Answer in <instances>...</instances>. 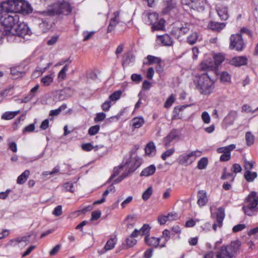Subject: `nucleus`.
<instances>
[{
	"mask_svg": "<svg viewBox=\"0 0 258 258\" xmlns=\"http://www.w3.org/2000/svg\"><path fill=\"white\" fill-rule=\"evenodd\" d=\"M113 18H112L110 21L109 24L107 27V32L110 33L113 31L116 25L119 23V17L120 15V12L119 11H115L113 14Z\"/></svg>",
	"mask_w": 258,
	"mask_h": 258,
	"instance_id": "nucleus-14",
	"label": "nucleus"
},
{
	"mask_svg": "<svg viewBox=\"0 0 258 258\" xmlns=\"http://www.w3.org/2000/svg\"><path fill=\"white\" fill-rule=\"evenodd\" d=\"M208 202L207 192L205 190H200L198 192L197 204L200 207L205 206Z\"/></svg>",
	"mask_w": 258,
	"mask_h": 258,
	"instance_id": "nucleus-20",
	"label": "nucleus"
},
{
	"mask_svg": "<svg viewBox=\"0 0 258 258\" xmlns=\"http://www.w3.org/2000/svg\"><path fill=\"white\" fill-rule=\"evenodd\" d=\"M229 48L236 51H242L245 47V43L243 41L241 34H232L230 37Z\"/></svg>",
	"mask_w": 258,
	"mask_h": 258,
	"instance_id": "nucleus-7",
	"label": "nucleus"
},
{
	"mask_svg": "<svg viewBox=\"0 0 258 258\" xmlns=\"http://www.w3.org/2000/svg\"><path fill=\"white\" fill-rule=\"evenodd\" d=\"M132 121L133 127L134 128L141 127L145 122L144 119L142 116L134 117Z\"/></svg>",
	"mask_w": 258,
	"mask_h": 258,
	"instance_id": "nucleus-33",
	"label": "nucleus"
},
{
	"mask_svg": "<svg viewBox=\"0 0 258 258\" xmlns=\"http://www.w3.org/2000/svg\"><path fill=\"white\" fill-rule=\"evenodd\" d=\"M174 152V149H170L162 153L161 158L163 160H165L167 157L171 156Z\"/></svg>",
	"mask_w": 258,
	"mask_h": 258,
	"instance_id": "nucleus-59",
	"label": "nucleus"
},
{
	"mask_svg": "<svg viewBox=\"0 0 258 258\" xmlns=\"http://www.w3.org/2000/svg\"><path fill=\"white\" fill-rule=\"evenodd\" d=\"M161 238L164 239V242L160 244V248H164L166 246V243L169 240L170 238V232L168 229H165L162 232Z\"/></svg>",
	"mask_w": 258,
	"mask_h": 258,
	"instance_id": "nucleus-31",
	"label": "nucleus"
},
{
	"mask_svg": "<svg viewBox=\"0 0 258 258\" xmlns=\"http://www.w3.org/2000/svg\"><path fill=\"white\" fill-rule=\"evenodd\" d=\"M145 153L149 156H154L156 154V147L153 142H150L146 145L145 149Z\"/></svg>",
	"mask_w": 258,
	"mask_h": 258,
	"instance_id": "nucleus-29",
	"label": "nucleus"
},
{
	"mask_svg": "<svg viewBox=\"0 0 258 258\" xmlns=\"http://www.w3.org/2000/svg\"><path fill=\"white\" fill-rule=\"evenodd\" d=\"M202 152L199 150L184 153L179 156L177 159L178 163L182 165L187 166L194 162L198 157L201 156Z\"/></svg>",
	"mask_w": 258,
	"mask_h": 258,
	"instance_id": "nucleus-5",
	"label": "nucleus"
},
{
	"mask_svg": "<svg viewBox=\"0 0 258 258\" xmlns=\"http://www.w3.org/2000/svg\"><path fill=\"white\" fill-rule=\"evenodd\" d=\"M39 88V85H36L30 90L29 93L24 98L21 99V103H26L30 101L36 96Z\"/></svg>",
	"mask_w": 258,
	"mask_h": 258,
	"instance_id": "nucleus-19",
	"label": "nucleus"
},
{
	"mask_svg": "<svg viewBox=\"0 0 258 258\" xmlns=\"http://www.w3.org/2000/svg\"><path fill=\"white\" fill-rule=\"evenodd\" d=\"M194 25L189 23H183L180 24L179 26H177L174 30L172 31L173 34L178 32L179 36L177 38H179L180 35H184L192 31L194 29Z\"/></svg>",
	"mask_w": 258,
	"mask_h": 258,
	"instance_id": "nucleus-11",
	"label": "nucleus"
},
{
	"mask_svg": "<svg viewBox=\"0 0 258 258\" xmlns=\"http://www.w3.org/2000/svg\"><path fill=\"white\" fill-rule=\"evenodd\" d=\"M246 228V225L244 224H239L234 226L232 228V231L234 233L242 231Z\"/></svg>",
	"mask_w": 258,
	"mask_h": 258,
	"instance_id": "nucleus-61",
	"label": "nucleus"
},
{
	"mask_svg": "<svg viewBox=\"0 0 258 258\" xmlns=\"http://www.w3.org/2000/svg\"><path fill=\"white\" fill-rule=\"evenodd\" d=\"M208 161L206 157L202 158L198 163V168L199 169H204L208 165Z\"/></svg>",
	"mask_w": 258,
	"mask_h": 258,
	"instance_id": "nucleus-49",
	"label": "nucleus"
},
{
	"mask_svg": "<svg viewBox=\"0 0 258 258\" xmlns=\"http://www.w3.org/2000/svg\"><path fill=\"white\" fill-rule=\"evenodd\" d=\"M194 83L197 90L203 95H209L215 88V83L207 73L197 76Z\"/></svg>",
	"mask_w": 258,
	"mask_h": 258,
	"instance_id": "nucleus-1",
	"label": "nucleus"
},
{
	"mask_svg": "<svg viewBox=\"0 0 258 258\" xmlns=\"http://www.w3.org/2000/svg\"><path fill=\"white\" fill-rule=\"evenodd\" d=\"M31 33V30L28 25L23 22L17 23L10 34L18 35L20 37H24L26 35H30Z\"/></svg>",
	"mask_w": 258,
	"mask_h": 258,
	"instance_id": "nucleus-10",
	"label": "nucleus"
},
{
	"mask_svg": "<svg viewBox=\"0 0 258 258\" xmlns=\"http://www.w3.org/2000/svg\"><path fill=\"white\" fill-rule=\"evenodd\" d=\"M69 69V64H66L60 71L58 75V79L63 80L66 77V72Z\"/></svg>",
	"mask_w": 258,
	"mask_h": 258,
	"instance_id": "nucleus-50",
	"label": "nucleus"
},
{
	"mask_svg": "<svg viewBox=\"0 0 258 258\" xmlns=\"http://www.w3.org/2000/svg\"><path fill=\"white\" fill-rule=\"evenodd\" d=\"M156 167L154 165H151L144 168L140 173L141 176H149L153 175L156 171Z\"/></svg>",
	"mask_w": 258,
	"mask_h": 258,
	"instance_id": "nucleus-28",
	"label": "nucleus"
},
{
	"mask_svg": "<svg viewBox=\"0 0 258 258\" xmlns=\"http://www.w3.org/2000/svg\"><path fill=\"white\" fill-rule=\"evenodd\" d=\"M235 177V175H234L233 173L227 172L226 168H224L223 169V174L221 178L223 180L229 179L231 182H233Z\"/></svg>",
	"mask_w": 258,
	"mask_h": 258,
	"instance_id": "nucleus-41",
	"label": "nucleus"
},
{
	"mask_svg": "<svg viewBox=\"0 0 258 258\" xmlns=\"http://www.w3.org/2000/svg\"><path fill=\"white\" fill-rule=\"evenodd\" d=\"M133 165H132L128 170V172L131 173L135 171L138 168H139L142 164V159L139 157H136L134 158V161Z\"/></svg>",
	"mask_w": 258,
	"mask_h": 258,
	"instance_id": "nucleus-36",
	"label": "nucleus"
},
{
	"mask_svg": "<svg viewBox=\"0 0 258 258\" xmlns=\"http://www.w3.org/2000/svg\"><path fill=\"white\" fill-rule=\"evenodd\" d=\"M122 91L121 90H117L111 94L109 97V100L110 101L115 102L116 101L119 100L121 96Z\"/></svg>",
	"mask_w": 258,
	"mask_h": 258,
	"instance_id": "nucleus-44",
	"label": "nucleus"
},
{
	"mask_svg": "<svg viewBox=\"0 0 258 258\" xmlns=\"http://www.w3.org/2000/svg\"><path fill=\"white\" fill-rule=\"evenodd\" d=\"M235 145L231 144L226 147L218 148L217 151L218 153L225 154L227 151L231 152L235 148Z\"/></svg>",
	"mask_w": 258,
	"mask_h": 258,
	"instance_id": "nucleus-43",
	"label": "nucleus"
},
{
	"mask_svg": "<svg viewBox=\"0 0 258 258\" xmlns=\"http://www.w3.org/2000/svg\"><path fill=\"white\" fill-rule=\"evenodd\" d=\"M216 69L215 63L210 58L203 61L200 64V69L204 71H209Z\"/></svg>",
	"mask_w": 258,
	"mask_h": 258,
	"instance_id": "nucleus-17",
	"label": "nucleus"
},
{
	"mask_svg": "<svg viewBox=\"0 0 258 258\" xmlns=\"http://www.w3.org/2000/svg\"><path fill=\"white\" fill-rule=\"evenodd\" d=\"M19 5L20 12L19 13H30L32 11L31 6L27 2L22 1H19Z\"/></svg>",
	"mask_w": 258,
	"mask_h": 258,
	"instance_id": "nucleus-26",
	"label": "nucleus"
},
{
	"mask_svg": "<svg viewBox=\"0 0 258 258\" xmlns=\"http://www.w3.org/2000/svg\"><path fill=\"white\" fill-rule=\"evenodd\" d=\"M62 206L61 205H58L56 206L53 210L52 212V214L55 216H59L62 214Z\"/></svg>",
	"mask_w": 258,
	"mask_h": 258,
	"instance_id": "nucleus-64",
	"label": "nucleus"
},
{
	"mask_svg": "<svg viewBox=\"0 0 258 258\" xmlns=\"http://www.w3.org/2000/svg\"><path fill=\"white\" fill-rule=\"evenodd\" d=\"M125 242V244H123V247L124 248L127 249L134 246L137 243V240L130 236L126 239Z\"/></svg>",
	"mask_w": 258,
	"mask_h": 258,
	"instance_id": "nucleus-47",
	"label": "nucleus"
},
{
	"mask_svg": "<svg viewBox=\"0 0 258 258\" xmlns=\"http://www.w3.org/2000/svg\"><path fill=\"white\" fill-rule=\"evenodd\" d=\"M147 59L148 61L149 64L153 63H157L159 64L161 62V59L160 58L151 55H148L147 56Z\"/></svg>",
	"mask_w": 258,
	"mask_h": 258,
	"instance_id": "nucleus-48",
	"label": "nucleus"
},
{
	"mask_svg": "<svg viewBox=\"0 0 258 258\" xmlns=\"http://www.w3.org/2000/svg\"><path fill=\"white\" fill-rule=\"evenodd\" d=\"M60 14L68 15L70 14L72 11L70 5L67 2L60 3Z\"/></svg>",
	"mask_w": 258,
	"mask_h": 258,
	"instance_id": "nucleus-27",
	"label": "nucleus"
},
{
	"mask_svg": "<svg viewBox=\"0 0 258 258\" xmlns=\"http://www.w3.org/2000/svg\"><path fill=\"white\" fill-rule=\"evenodd\" d=\"M224 55L221 53L215 54L213 58H212L214 63H215L216 68L224 60Z\"/></svg>",
	"mask_w": 258,
	"mask_h": 258,
	"instance_id": "nucleus-38",
	"label": "nucleus"
},
{
	"mask_svg": "<svg viewBox=\"0 0 258 258\" xmlns=\"http://www.w3.org/2000/svg\"><path fill=\"white\" fill-rule=\"evenodd\" d=\"M247 59L245 56H235L229 60V63L235 67H240L247 64Z\"/></svg>",
	"mask_w": 258,
	"mask_h": 258,
	"instance_id": "nucleus-15",
	"label": "nucleus"
},
{
	"mask_svg": "<svg viewBox=\"0 0 258 258\" xmlns=\"http://www.w3.org/2000/svg\"><path fill=\"white\" fill-rule=\"evenodd\" d=\"M174 100L175 98L174 96L172 94H171L166 101L164 104V106L166 108L170 107L172 105V103L174 102Z\"/></svg>",
	"mask_w": 258,
	"mask_h": 258,
	"instance_id": "nucleus-62",
	"label": "nucleus"
},
{
	"mask_svg": "<svg viewBox=\"0 0 258 258\" xmlns=\"http://www.w3.org/2000/svg\"><path fill=\"white\" fill-rule=\"evenodd\" d=\"M245 139L248 145H250L253 144L254 137L250 132H247L246 133Z\"/></svg>",
	"mask_w": 258,
	"mask_h": 258,
	"instance_id": "nucleus-63",
	"label": "nucleus"
},
{
	"mask_svg": "<svg viewBox=\"0 0 258 258\" xmlns=\"http://www.w3.org/2000/svg\"><path fill=\"white\" fill-rule=\"evenodd\" d=\"M151 227L148 224H144L142 227L139 230L141 235H149V232Z\"/></svg>",
	"mask_w": 258,
	"mask_h": 258,
	"instance_id": "nucleus-52",
	"label": "nucleus"
},
{
	"mask_svg": "<svg viewBox=\"0 0 258 258\" xmlns=\"http://www.w3.org/2000/svg\"><path fill=\"white\" fill-rule=\"evenodd\" d=\"M220 79L224 83L230 82L231 81V75L227 72H223L221 74Z\"/></svg>",
	"mask_w": 258,
	"mask_h": 258,
	"instance_id": "nucleus-53",
	"label": "nucleus"
},
{
	"mask_svg": "<svg viewBox=\"0 0 258 258\" xmlns=\"http://www.w3.org/2000/svg\"><path fill=\"white\" fill-rule=\"evenodd\" d=\"M20 17L15 13H2L0 16V23L7 29L5 31L6 35H10L17 23L19 22Z\"/></svg>",
	"mask_w": 258,
	"mask_h": 258,
	"instance_id": "nucleus-4",
	"label": "nucleus"
},
{
	"mask_svg": "<svg viewBox=\"0 0 258 258\" xmlns=\"http://www.w3.org/2000/svg\"><path fill=\"white\" fill-rule=\"evenodd\" d=\"M157 39L163 46H170L173 44V40L172 38L167 34L158 36Z\"/></svg>",
	"mask_w": 258,
	"mask_h": 258,
	"instance_id": "nucleus-21",
	"label": "nucleus"
},
{
	"mask_svg": "<svg viewBox=\"0 0 258 258\" xmlns=\"http://www.w3.org/2000/svg\"><path fill=\"white\" fill-rule=\"evenodd\" d=\"M182 5L188 7L198 12H202L205 10L206 4V0H181Z\"/></svg>",
	"mask_w": 258,
	"mask_h": 258,
	"instance_id": "nucleus-9",
	"label": "nucleus"
},
{
	"mask_svg": "<svg viewBox=\"0 0 258 258\" xmlns=\"http://www.w3.org/2000/svg\"><path fill=\"white\" fill-rule=\"evenodd\" d=\"M60 2L53 4L46 11L43 13L46 15L54 16L60 14Z\"/></svg>",
	"mask_w": 258,
	"mask_h": 258,
	"instance_id": "nucleus-18",
	"label": "nucleus"
},
{
	"mask_svg": "<svg viewBox=\"0 0 258 258\" xmlns=\"http://www.w3.org/2000/svg\"><path fill=\"white\" fill-rule=\"evenodd\" d=\"M148 18L147 23L152 26L153 30H161L164 28L165 21L163 19H159L158 14L156 12L147 13L145 15Z\"/></svg>",
	"mask_w": 258,
	"mask_h": 258,
	"instance_id": "nucleus-6",
	"label": "nucleus"
},
{
	"mask_svg": "<svg viewBox=\"0 0 258 258\" xmlns=\"http://www.w3.org/2000/svg\"><path fill=\"white\" fill-rule=\"evenodd\" d=\"M201 117L205 123L208 124L210 122L211 118L208 112L204 111L202 114Z\"/></svg>",
	"mask_w": 258,
	"mask_h": 258,
	"instance_id": "nucleus-57",
	"label": "nucleus"
},
{
	"mask_svg": "<svg viewBox=\"0 0 258 258\" xmlns=\"http://www.w3.org/2000/svg\"><path fill=\"white\" fill-rule=\"evenodd\" d=\"M179 137L178 133L176 130H172L167 136L163 139V142L164 146L168 147L170 143Z\"/></svg>",
	"mask_w": 258,
	"mask_h": 258,
	"instance_id": "nucleus-16",
	"label": "nucleus"
},
{
	"mask_svg": "<svg viewBox=\"0 0 258 258\" xmlns=\"http://www.w3.org/2000/svg\"><path fill=\"white\" fill-rule=\"evenodd\" d=\"M216 11L218 16L222 20H226L228 18L227 8L224 6H218Z\"/></svg>",
	"mask_w": 258,
	"mask_h": 258,
	"instance_id": "nucleus-24",
	"label": "nucleus"
},
{
	"mask_svg": "<svg viewBox=\"0 0 258 258\" xmlns=\"http://www.w3.org/2000/svg\"><path fill=\"white\" fill-rule=\"evenodd\" d=\"M244 203L242 210L245 215L252 216L255 215L257 212V205H258V196L257 192L251 191L244 200Z\"/></svg>",
	"mask_w": 258,
	"mask_h": 258,
	"instance_id": "nucleus-3",
	"label": "nucleus"
},
{
	"mask_svg": "<svg viewBox=\"0 0 258 258\" xmlns=\"http://www.w3.org/2000/svg\"><path fill=\"white\" fill-rule=\"evenodd\" d=\"M63 190L65 191H70L72 192H74L73 190V184L72 182H68L63 184Z\"/></svg>",
	"mask_w": 258,
	"mask_h": 258,
	"instance_id": "nucleus-58",
	"label": "nucleus"
},
{
	"mask_svg": "<svg viewBox=\"0 0 258 258\" xmlns=\"http://www.w3.org/2000/svg\"><path fill=\"white\" fill-rule=\"evenodd\" d=\"M153 188L149 186L142 194V198L144 201H147L149 199L151 195L153 194Z\"/></svg>",
	"mask_w": 258,
	"mask_h": 258,
	"instance_id": "nucleus-45",
	"label": "nucleus"
},
{
	"mask_svg": "<svg viewBox=\"0 0 258 258\" xmlns=\"http://www.w3.org/2000/svg\"><path fill=\"white\" fill-rule=\"evenodd\" d=\"M31 235H28L26 236H24L21 237H17L14 239H11L8 243H7V246H11V247H16L18 244L21 243V242H26V245L28 244L29 241V238L30 237Z\"/></svg>",
	"mask_w": 258,
	"mask_h": 258,
	"instance_id": "nucleus-12",
	"label": "nucleus"
},
{
	"mask_svg": "<svg viewBox=\"0 0 258 258\" xmlns=\"http://www.w3.org/2000/svg\"><path fill=\"white\" fill-rule=\"evenodd\" d=\"M199 34L197 32L191 33L187 38V42L190 45H193L196 43L198 38Z\"/></svg>",
	"mask_w": 258,
	"mask_h": 258,
	"instance_id": "nucleus-40",
	"label": "nucleus"
},
{
	"mask_svg": "<svg viewBox=\"0 0 258 258\" xmlns=\"http://www.w3.org/2000/svg\"><path fill=\"white\" fill-rule=\"evenodd\" d=\"M106 117L105 113L103 112H99L96 114V117L94 118L95 122H98L103 121Z\"/></svg>",
	"mask_w": 258,
	"mask_h": 258,
	"instance_id": "nucleus-60",
	"label": "nucleus"
},
{
	"mask_svg": "<svg viewBox=\"0 0 258 258\" xmlns=\"http://www.w3.org/2000/svg\"><path fill=\"white\" fill-rule=\"evenodd\" d=\"M123 168V165H120L118 167H114L113 170V174L109 178V180H112L114 177L118 175L121 170Z\"/></svg>",
	"mask_w": 258,
	"mask_h": 258,
	"instance_id": "nucleus-54",
	"label": "nucleus"
},
{
	"mask_svg": "<svg viewBox=\"0 0 258 258\" xmlns=\"http://www.w3.org/2000/svg\"><path fill=\"white\" fill-rule=\"evenodd\" d=\"M52 64L51 63L49 62L47 64V66L44 68H40L37 67L33 73V76L34 77H37L39 76L42 75L44 72H45Z\"/></svg>",
	"mask_w": 258,
	"mask_h": 258,
	"instance_id": "nucleus-37",
	"label": "nucleus"
},
{
	"mask_svg": "<svg viewBox=\"0 0 258 258\" xmlns=\"http://www.w3.org/2000/svg\"><path fill=\"white\" fill-rule=\"evenodd\" d=\"M164 5V8L162 12L166 14L176 7V3L174 0H165Z\"/></svg>",
	"mask_w": 258,
	"mask_h": 258,
	"instance_id": "nucleus-25",
	"label": "nucleus"
},
{
	"mask_svg": "<svg viewBox=\"0 0 258 258\" xmlns=\"http://www.w3.org/2000/svg\"><path fill=\"white\" fill-rule=\"evenodd\" d=\"M244 177L247 181L252 182L256 178L257 173L255 172L245 171Z\"/></svg>",
	"mask_w": 258,
	"mask_h": 258,
	"instance_id": "nucleus-42",
	"label": "nucleus"
},
{
	"mask_svg": "<svg viewBox=\"0 0 258 258\" xmlns=\"http://www.w3.org/2000/svg\"><path fill=\"white\" fill-rule=\"evenodd\" d=\"M135 60V56L132 52L125 53L123 57L122 65H128Z\"/></svg>",
	"mask_w": 258,
	"mask_h": 258,
	"instance_id": "nucleus-34",
	"label": "nucleus"
},
{
	"mask_svg": "<svg viewBox=\"0 0 258 258\" xmlns=\"http://www.w3.org/2000/svg\"><path fill=\"white\" fill-rule=\"evenodd\" d=\"M160 240L161 238L150 237L149 235H146L144 239L146 244L154 248H156L158 247L160 248V244L159 243Z\"/></svg>",
	"mask_w": 258,
	"mask_h": 258,
	"instance_id": "nucleus-13",
	"label": "nucleus"
},
{
	"mask_svg": "<svg viewBox=\"0 0 258 258\" xmlns=\"http://www.w3.org/2000/svg\"><path fill=\"white\" fill-rule=\"evenodd\" d=\"M225 23H219L217 22L211 21L208 25L209 29L215 31H220L225 27Z\"/></svg>",
	"mask_w": 258,
	"mask_h": 258,
	"instance_id": "nucleus-23",
	"label": "nucleus"
},
{
	"mask_svg": "<svg viewBox=\"0 0 258 258\" xmlns=\"http://www.w3.org/2000/svg\"><path fill=\"white\" fill-rule=\"evenodd\" d=\"M19 0H8L1 4V8L3 11L2 13H15L18 14L20 12Z\"/></svg>",
	"mask_w": 258,
	"mask_h": 258,
	"instance_id": "nucleus-8",
	"label": "nucleus"
},
{
	"mask_svg": "<svg viewBox=\"0 0 258 258\" xmlns=\"http://www.w3.org/2000/svg\"><path fill=\"white\" fill-rule=\"evenodd\" d=\"M100 126L99 125H95L90 127L88 131V134L91 136L96 135L99 131Z\"/></svg>",
	"mask_w": 258,
	"mask_h": 258,
	"instance_id": "nucleus-56",
	"label": "nucleus"
},
{
	"mask_svg": "<svg viewBox=\"0 0 258 258\" xmlns=\"http://www.w3.org/2000/svg\"><path fill=\"white\" fill-rule=\"evenodd\" d=\"M67 107V104H63L57 109L51 110L49 112V115L51 116H57L61 112V111L66 109Z\"/></svg>",
	"mask_w": 258,
	"mask_h": 258,
	"instance_id": "nucleus-46",
	"label": "nucleus"
},
{
	"mask_svg": "<svg viewBox=\"0 0 258 258\" xmlns=\"http://www.w3.org/2000/svg\"><path fill=\"white\" fill-rule=\"evenodd\" d=\"M19 113L20 110L16 111H7L2 115L1 118L4 120H10L14 118Z\"/></svg>",
	"mask_w": 258,
	"mask_h": 258,
	"instance_id": "nucleus-35",
	"label": "nucleus"
},
{
	"mask_svg": "<svg viewBox=\"0 0 258 258\" xmlns=\"http://www.w3.org/2000/svg\"><path fill=\"white\" fill-rule=\"evenodd\" d=\"M237 113L236 111H230L224 119V122L227 125L233 124L237 117Z\"/></svg>",
	"mask_w": 258,
	"mask_h": 258,
	"instance_id": "nucleus-22",
	"label": "nucleus"
},
{
	"mask_svg": "<svg viewBox=\"0 0 258 258\" xmlns=\"http://www.w3.org/2000/svg\"><path fill=\"white\" fill-rule=\"evenodd\" d=\"M30 175L29 170H26L20 175L18 176L17 179V183L19 184L24 183Z\"/></svg>",
	"mask_w": 258,
	"mask_h": 258,
	"instance_id": "nucleus-32",
	"label": "nucleus"
},
{
	"mask_svg": "<svg viewBox=\"0 0 258 258\" xmlns=\"http://www.w3.org/2000/svg\"><path fill=\"white\" fill-rule=\"evenodd\" d=\"M73 90L70 88H66L60 92V95H65L66 97H70L72 96Z\"/></svg>",
	"mask_w": 258,
	"mask_h": 258,
	"instance_id": "nucleus-55",
	"label": "nucleus"
},
{
	"mask_svg": "<svg viewBox=\"0 0 258 258\" xmlns=\"http://www.w3.org/2000/svg\"><path fill=\"white\" fill-rule=\"evenodd\" d=\"M241 246L238 240L231 241L229 244L221 246L216 253V258H233Z\"/></svg>",
	"mask_w": 258,
	"mask_h": 258,
	"instance_id": "nucleus-2",
	"label": "nucleus"
},
{
	"mask_svg": "<svg viewBox=\"0 0 258 258\" xmlns=\"http://www.w3.org/2000/svg\"><path fill=\"white\" fill-rule=\"evenodd\" d=\"M53 77L52 75L45 76L41 79V82L44 86H49L53 82Z\"/></svg>",
	"mask_w": 258,
	"mask_h": 258,
	"instance_id": "nucleus-51",
	"label": "nucleus"
},
{
	"mask_svg": "<svg viewBox=\"0 0 258 258\" xmlns=\"http://www.w3.org/2000/svg\"><path fill=\"white\" fill-rule=\"evenodd\" d=\"M225 217L224 209L222 207L218 208L216 214V220L219 226H222V222Z\"/></svg>",
	"mask_w": 258,
	"mask_h": 258,
	"instance_id": "nucleus-30",
	"label": "nucleus"
},
{
	"mask_svg": "<svg viewBox=\"0 0 258 258\" xmlns=\"http://www.w3.org/2000/svg\"><path fill=\"white\" fill-rule=\"evenodd\" d=\"M117 242V239L116 237L110 238L106 242L104 246V249L105 250H109L113 249Z\"/></svg>",
	"mask_w": 258,
	"mask_h": 258,
	"instance_id": "nucleus-39",
	"label": "nucleus"
}]
</instances>
